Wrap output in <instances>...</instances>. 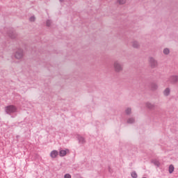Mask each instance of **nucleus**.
I'll list each match as a JSON object with an SVG mask.
<instances>
[{
    "label": "nucleus",
    "mask_w": 178,
    "mask_h": 178,
    "mask_svg": "<svg viewBox=\"0 0 178 178\" xmlns=\"http://www.w3.org/2000/svg\"><path fill=\"white\" fill-rule=\"evenodd\" d=\"M24 56V51L22 48H18L17 51L14 54V57L15 59L20 60V59H23Z\"/></svg>",
    "instance_id": "f03ea898"
},
{
    "label": "nucleus",
    "mask_w": 178,
    "mask_h": 178,
    "mask_svg": "<svg viewBox=\"0 0 178 178\" xmlns=\"http://www.w3.org/2000/svg\"><path fill=\"white\" fill-rule=\"evenodd\" d=\"M143 178H147V177H143Z\"/></svg>",
    "instance_id": "a878e982"
},
{
    "label": "nucleus",
    "mask_w": 178,
    "mask_h": 178,
    "mask_svg": "<svg viewBox=\"0 0 178 178\" xmlns=\"http://www.w3.org/2000/svg\"><path fill=\"white\" fill-rule=\"evenodd\" d=\"M64 178H72V175L70 174H65Z\"/></svg>",
    "instance_id": "5701e85b"
},
{
    "label": "nucleus",
    "mask_w": 178,
    "mask_h": 178,
    "mask_svg": "<svg viewBox=\"0 0 178 178\" xmlns=\"http://www.w3.org/2000/svg\"><path fill=\"white\" fill-rule=\"evenodd\" d=\"M9 37H10V38L15 39V38L16 37V34L15 33H9L8 34Z\"/></svg>",
    "instance_id": "412c9836"
},
{
    "label": "nucleus",
    "mask_w": 178,
    "mask_h": 178,
    "mask_svg": "<svg viewBox=\"0 0 178 178\" xmlns=\"http://www.w3.org/2000/svg\"><path fill=\"white\" fill-rule=\"evenodd\" d=\"M60 1V2H63V0H59Z\"/></svg>",
    "instance_id": "393cba45"
},
{
    "label": "nucleus",
    "mask_w": 178,
    "mask_h": 178,
    "mask_svg": "<svg viewBox=\"0 0 178 178\" xmlns=\"http://www.w3.org/2000/svg\"><path fill=\"white\" fill-rule=\"evenodd\" d=\"M145 106L148 108V109H154L155 108V105L149 102H147Z\"/></svg>",
    "instance_id": "f8f14e48"
},
{
    "label": "nucleus",
    "mask_w": 178,
    "mask_h": 178,
    "mask_svg": "<svg viewBox=\"0 0 178 178\" xmlns=\"http://www.w3.org/2000/svg\"><path fill=\"white\" fill-rule=\"evenodd\" d=\"M163 94L164 97H169V95H170V88H166L163 90Z\"/></svg>",
    "instance_id": "1a4fd4ad"
},
{
    "label": "nucleus",
    "mask_w": 178,
    "mask_h": 178,
    "mask_svg": "<svg viewBox=\"0 0 178 178\" xmlns=\"http://www.w3.org/2000/svg\"><path fill=\"white\" fill-rule=\"evenodd\" d=\"M168 81L171 83V84H177L178 82V76L177 75H172L168 78Z\"/></svg>",
    "instance_id": "39448f33"
},
{
    "label": "nucleus",
    "mask_w": 178,
    "mask_h": 178,
    "mask_svg": "<svg viewBox=\"0 0 178 178\" xmlns=\"http://www.w3.org/2000/svg\"><path fill=\"white\" fill-rule=\"evenodd\" d=\"M117 3L119 5H124V3H126V0H117Z\"/></svg>",
    "instance_id": "a211bd4d"
},
{
    "label": "nucleus",
    "mask_w": 178,
    "mask_h": 178,
    "mask_svg": "<svg viewBox=\"0 0 178 178\" xmlns=\"http://www.w3.org/2000/svg\"><path fill=\"white\" fill-rule=\"evenodd\" d=\"M134 122H136V120L133 118H130L127 120V122L129 124H133V123H134Z\"/></svg>",
    "instance_id": "2eb2a0df"
},
{
    "label": "nucleus",
    "mask_w": 178,
    "mask_h": 178,
    "mask_svg": "<svg viewBox=\"0 0 178 178\" xmlns=\"http://www.w3.org/2000/svg\"><path fill=\"white\" fill-rule=\"evenodd\" d=\"M58 155H59V152H58L57 150H53L50 153V156L51 158H53V159L56 158V156H58Z\"/></svg>",
    "instance_id": "6e6552de"
},
{
    "label": "nucleus",
    "mask_w": 178,
    "mask_h": 178,
    "mask_svg": "<svg viewBox=\"0 0 178 178\" xmlns=\"http://www.w3.org/2000/svg\"><path fill=\"white\" fill-rule=\"evenodd\" d=\"M169 173L172 174V172H175V166L173 165H170L169 166Z\"/></svg>",
    "instance_id": "dca6fc26"
},
{
    "label": "nucleus",
    "mask_w": 178,
    "mask_h": 178,
    "mask_svg": "<svg viewBox=\"0 0 178 178\" xmlns=\"http://www.w3.org/2000/svg\"><path fill=\"white\" fill-rule=\"evenodd\" d=\"M113 66L115 73H122L123 72V65L119 60L114 61Z\"/></svg>",
    "instance_id": "f257e3e1"
},
{
    "label": "nucleus",
    "mask_w": 178,
    "mask_h": 178,
    "mask_svg": "<svg viewBox=\"0 0 178 178\" xmlns=\"http://www.w3.org/2000/svg\"><path fill=\"white\" fill-rule=\"evenodd\" d=\"M125 113L127 115H131V108L129 107L125 110Z\"/></svg>",
    "instance_id": "f3484780"
},
{
    "label": "nucleus",
    "mask_w": 178,
    "mask_h": 178,
    "mask_svg": "<svg viewBox=\"0 0 178 178\" xmlns=\"http://www.w3.org/2000/svg\"><path fill=\"white\" fill-rule=\"evenodd\" d=\"M29 22H35V17L32 16L29 18Z\"/></svg>",
    "instance_id": "4be33fe9"
},
{
    "label": "nucleus",
    "mask_w": 178,
    "mask_h": 178,
    "mask_svg": "<svg viewBox=\"0 0 178 178\" xmlns=\"http://www.w3.org/2000/svg\"><path fill=\"white\" fill-rule=\"evenodd\" d=\"M79 144H86V138H84V137L79 135L77 136Z\"/></svg>",
    "instance_id": "9d476101"
},
{
    "label": "nucleus",
    "mask_w": 178,
    "mask_h": 178,
    "mask_svg": "<svg viewBox=\"0 0 178 178\" xmlns=\"http://www.w3.org/2000/svg\"><path fill=\"white\" fill-rule=\"evenodd\" d=\"M6 113H8V115H10L11 113H15L17 112V108L16 106L13 105L7 106L5 107Z\"/></svg>",
    "instance_id": "7ed1b4c3"
},
{
    "label": "nucleus",
    "mask_w": 178,
    "mask_h": 178,
    "mask_svg": "<svg viewBox=\"0 0 178 178\" xmlns=\"http://www.w3.org/2000/svg\"><path fill=\"white\" fill-rule=\"evenodd\" d=\"M149 65L152 69H155L158 67V60H156L154 57L149 58Z\"/></svg>",
    "instance_id": "20e7f679"
},
{
    "label": "nucleus",
    "mask_w": 178,
    "mask_h": 178,
    "mask_svg": "<svg viewBox=\"0 0 178 178\" xmlns=\"http://www.w3.org/2000/svg\"><path fill=\"white\" fill-rule=\"evenodd\" d=\"M131 176L133 178H137L138 177L137 172H136L135 171L132 172L131 174Z\"/></svg>",
    "instance_id": "aec40b11"
},
{
    "label": "nucleus",
    "mask_w": 178,
    "mask_h": 178,
    "mask_svg": "<svg viewBox=\"0 0 178 178\" xmlns=\"http://www.w3.org/2000/svg\"><path fill=\"white\" fill-rule=\"evenodd\" d=\"M152 163H154V165H155V166H157V168H159V166H161V163H159V161L158 160H152Z\"/></svg>",
    "instance_id": "ddd939ff"
},
{
    "label": "nucleus",
    "mask_w": 178,
    "mask_h": 178,
    "mask_svg": "<svg viewBox=\"0 0 178 178\" xmlns=\"http://www.w3.org/2000/svg\"><path fill=\"white\" fill-rule=\"evenodd\" d=\"M163 54H164V55H169L170 54V49H169V48H165L163 50Z\"/></svg>",
    "instance_id": "4468645a"
},
{
    "label": "nucleus",
    "mask_w": 178,
    "mask_h": 178,
    "mask_svg": "<svg viewBox=\"0 0 178 178\" xmlns=\"http://www.w3.org/2000/svg\"><path fill=\"white\" fill-rule=\"evenodd\" d=\"M51 24H52V21H51L50 19H47L46 22V26L47 27H49L51 26Z\"/></svg>",
    "instance_id": "6ab92c4d"
},
{
    "label": "nucleus",
    "mask_w": 178,
    "mask_h": 178,
    "mask_svg": "<svg viewBox=\"0 0 178 178\" xmlns=\"http://www.w3.org/2000/svg\"><path fill=\"white\" fill-rule=\"evenodd\" d=\"M67 152H69V149H60L58 154H59L60 156L63 157V156H66Z\"/></svg>",
    "instance_id": "423d86ee"
},
{
    "label": "nucleus",
    "mask_w": 178,
    "mask_h": 178,
    "mask_svg": "<svg viewBox=\"0 0 178 178\" xmlns=\"http://www.w3.org/2000/svg\"><path fill=\"white\" fill-rule=\"evenodd\" d=\"M75 178H83L80 175H76Z\"/></svg>",
    "instance_id": "b1692460"
},
{
    "label": "nucleus",
    "mask_w": 178,
    "mask_h": 178,
    "mask_svg": "<svg viewBox=\"0 0 178 178\" xmlns=\"http://www.w3.org/2000/svg\"><path fill=\"white\" fill-rule=\"evenodd\" d=\"M131 45L133 48H135L136 49H138V48H140V43L137 40H133L131 42Z\"/></svg>",
    "instance_id": "0eeeda50"
},
{
    "label": "nucleus",
    "mask_w": 178,
    "mask_h": 178,
    "mask_svg": "<svg viewBox=\"0 0 178 178\" xmlns=\"http://www.w3.org/2000/svg\"><path fill=\"white\" fill-rule=\"evenodd\" d=\"M150 88L153 91H155L156 90H158V84H156V83H151Z\"/></svg>",
    "instance_id": "9b49d317"
}]
</instances>
